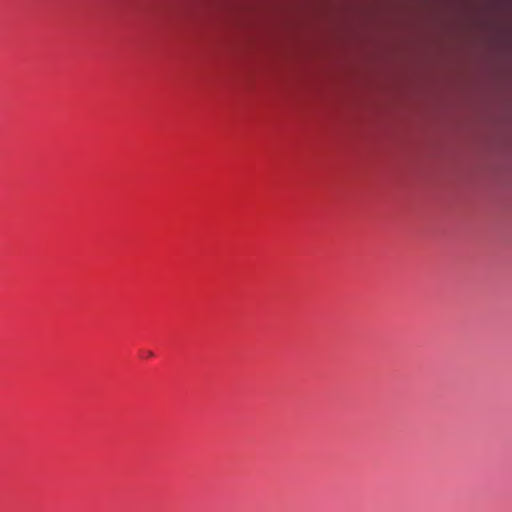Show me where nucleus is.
<instances>
[{
	"label": "nucleus",
	"instance_id": "f257e3e1",
	"mask_svg": "<svg viewBox=\"0 0 512 512\" xmlns=\"http://www.w3.org/2000/svg\"><path fill=\"white\" fill-rule=\"evenodd\" d=\"M147 356L152 357V356H153V353H152V352H149V353H147Z\"/></svg>",
	"mask_w": 512,
	"mask_h": 512
}]
</instances>
